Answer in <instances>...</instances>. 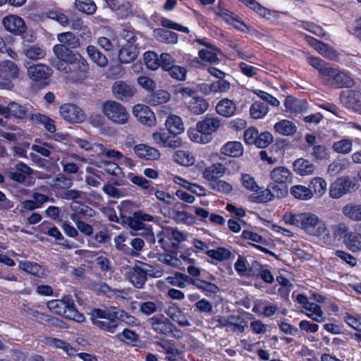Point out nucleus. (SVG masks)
Instances as JSON below:
<instances>
[{"label": "nucleus", "mask_w": 361, "mask_h": 361, "mask_svg": "<svg viewBox=\"0 0 361 361\" xmlns=\"http://www.w3.org/2000/svg\"><path fill=\"white\" fill-rule=\"evenodd\" d=\"M58 40L61 44L53 47L54 53L58 59L55 65L56 69L70 74V78L74 82L84 80L89 65L80 54H75L71 50L80 46L78 37L68 32L59 34Z\"/></svg>", "instance_id": "nucleus-1"}, {"label": "nucleus", "mask_w": 361, "mask_h": 361, "mask_svg": "<svg viewBox=\"0 0 361 361\" xmlns=\"http://www.w3.org/2000/svg\"><path fill=\"white\" fill-rule=\"evenodd\" d=\"M306 61L309 65L317 70L322 84L334 89L350 88L355 80L349 72L332 67L329 63L319 57L309 56Z\"/></svg>", "instance_id": "nucleus-2"}, {"label": "nucleus", "mask_w": 361, "mask_h": 361, "mask_svg": "<svg viewBox=\"0 0 361 361\" xmlns=\"http://www.w3.org/2000/svg\"><path fill=\"white\" fill-rule=\"evenodd\" d=\"M286 222L301 228L305 233L313 236L323 235L326 227L317 215L311 212L286 214Z\"/></svg>", "instance_id": "nucleus-3"}, {"label": "nucleus", "mask_w": 361, "mask_h": 361, "mask_svg": "<svg viewBox=\"0 0 361 361\" xmlns=\"http://www.w3.org/2000/svg\"><path fill=\"white\" fill-rule=\"evenodd\" d=\"M121 224L127 226L134 231L142 230L141 235L147 243L154 244L156 237L150 225L145 224V221H152L154 219L153 216L145 213L142 210H137L133 213V216H126L121 213Z\"/></svg>", "instance_id": "nucleus-4"}, {"label": "nucleus", "mask_w": 361, "mask_h": 361, "mask_svg": "<svg viewBox=\"0 0 361 361\" xmlns=\"http://www.w3.org/2000/svg\"><path fill=\"white\" fill-rule=\"evenodd\" d=\"M47 307L53 314H58L66 319L78 323L85 322V317L80 312L70 295H64L61 300H51L47 302Z\"/></svg>", "instance_id": "nucleus-5"}, {"label": "nucleus", "mask_w": 361, "mask_h": 361, "mask_svg": "<svg viewBox=\"0 0 361 361\" xmlns=\"http://www.w3.org/2000/svg\"><path fill=\"white\" fill-rule=\"evenodd\" d=\"M90 320L94 326L99 330L114 333L118 327L117 307L114 306L91 310Z\"/></svg>", "instance_id": "nucleus-6"}, {"label": "nucleus", "mask_w": 361, "mask_h": 361, "mask_svg": "<svg viewBox=\"0 0 361 361\" xmlns=\"http://www.w3.org/2000/svg\"><path fill=\"white\" fill-rule=\"evenodd\" d=\"M186 238L184 233L169 226L163 227L157 233L158 243L166 252L171 251V248H177Z\"/></svg>", "instance_id": "nucleus-7"}, {"label": "nucleus", "mask_w": 361, "mask_h": 361, "mask_svg": "<svg viewBox=\"0 0 361 361\" xmlns=\"http://www.w3.org/2000/svg\"><path fill=\"white\" fill-rule=\"evenodd\" d=\"M241 183L243 186L252 191L253 193L249 196V200L255 203L266 202L271 200L269 197L271 195V190L267 185V188L264 190L263 188H260L256 183L255 179L251 175L248 173H243L241 176Z\"/></svg>", "instance_id": "nucleus-8"}, {"label": "nucleus", "mask_w": 361, "mask_h": 361, "mask_svg": "<svg viewBox=\"0 0 361 361\" xmlns=\"http://www.w3.org/2000/svg\"><path fill=\"white\" fill-rule=\"evenodd\" d=\"M102 109L105 116L115 123L124 124L128 121L129 114L126 109L116 101L103 102Z\"/></svg>", "instance_id": "nucleus-9"}, {"label": "nucleus", "mask_w": 361, "mask_h": 361, "mask_svg": "<svg viewBox=\"0 0 361 361\" xmlns=\"http://www.w3.org/2000/svg\"><path fill=\"white\" fill-rule=\"evenodd\" d=\"M357 189V183L355 179L349 176L338 177L329 187V196L333 199H339L343 195L352 193Z\"/></svg>", "instance_id": "nucleus-10"}, {"label": "nucleus", "mask_w": 361, "mask_h": 361, "mask_svg": "<svg viewBox=\"0 0 361 361\" xmlns=\"http://www.w3.org/2000/svg\"><path fill=\"white\" fill-rule=\"evenodd\" d=\"M341 104L348 111L361 115V85L343 90L339 95Z\"/></svg>", "instance_id": "nucleus-11"}, {"label": "nucleus", "mask_w": 361, "mask_h": 361, "mask_svg": "<svg viewBox=\"0 0 361 361\" xmlns=\"http://www.w3.org/2000/svg\"><path fill=\"white\" fill-rule=\"evenodd\" d=\"M52 73L51 68L42 63L32 65L27 69L30 78L39 88H42L49 84V78Z\"/></svg>", "instance_id": "nucleus-12"}, {"label": "nucleus", "mask_w": 361, "mask_h": 361, "mask_svg": "<svg viewBox=\"0 0 361 361\" xmlns=\"http://www.w3.org/2000/svg\"><path fill=\"white\" fill-rule=\"evenodd\" d=\"M147 323L151 329L159 334L164 336H173L178 331L176 326L164 314L154 315L147 319Z\"/></svg>", "instance_id": "nucleus-13"}, {"label": "nucleus", "mask_w": 361, "mask_h": 361, "mask_svg": "<svg viewBox=\"0 0 361 361\" xmlns=\"http://www.w3.org/2000/svg\"><path fill=\"white\" fill-rule=\"evenodd\" d=\"M2 25L4 29L15 36H20L25 38L24 34L27 30V25L23 18L18 15L9 14L2 19Z\"/></svg>", "instance_id": "nucleus-14"}, {"label": "nucleus", "mask_w": 361, "mask_h": 361, "mask_svg": "<svg viewBox=\"0 0 361 361\" xmlns=\"http://www.w3.org/2000/svg\"><path fill=\"white\" fill-rule=\"evenodd\" d=\"M221 119L212 114H207L203 118L197 123L198 129H201L202 134L204 135L205 141L209 142L213 139V133H216L221 127Z\"/></svg>", "instance_id": "nucleus-15"}, {"label": "nucleus", "mask_w": 361, "mask_h": 361, "mask_svg": "<svg viewBox=\"0 0 361 361\" xmlns=\"http://www.w3.org/2000/svg\"><path fill=\"white\" fill-rule=\"evenodd\" d=\"M111 90L114 97L123 102L130 101L136 93V88L134 85L123 80L115 81Z\"/></svg>", "instance_id": "nucleus-16"}, {"label": "nucleus", "mask_w": 361, "mask_h": 361, "mask_svg": "<svg viewBox=\"0 0 361 361\" xmlns=\"http://www.w3.org/2000/svg\"><path fill=\"white\" fill-rule=\"evenodd\" d=\"M59 111L61 117L69 123H81L85 118L82 109L73 104L61 105Z\"/></svg>", "instance_id": "nucleus-17"}, {"label": "nucleus", "mask_w": 361, "mask_h": 361, "mask_svg": "<svg viewBox=\"0 0 361 361\" xmlns=\"http://www.w3.org/2000/svg\"><path fill=\"white\" fill-rule=\"evenodd\" d=\"M157 344L162 348L168 361H186L184 352L176 347L174 341L164 340Z\"/></svg>", "instance_id": "nucleus-18"}, {"label": "nucleus", "mask_w": 361, "mask_h": 361, "mask_svg": "<svg viewBox=\"0 0 361 361\" xmlns=\"http://www.w3.org/2000/svg\"><path fill=\"white\" fill-rule=\"evenodd\" d=\"M178 135L170 134L169 131H160L154 133L152 138L160 146L176 148L181 145V140L177 137Z\"/></svg>", "instance_id": "nucleus-19"}, {"label": "nucleus", "mask_w": 361, "mask_h": 361, "mask_svg": "<svg viewBox=\"0 0 361 361\" xmlns=\"http://www.w3.org/2000/svg\"><path fill=\"white\" fill-rule=\"evenodd\" d=\"M133 114L137 120L147 126H152L156 123L154 113L150 108L145 104H137L133 106Z\"/></svg>", "instance_id": "nucleus-20"}, {"label": "nucleus", "mask_w": 361, "mask_h": 361, "mask_svg": "<svg viewBox=\"0 0 361 361\" xmlns=\"http://www.w3.org/2000/svg\"><path fill=\"white\" fill-rule=\"evenodd\" d=\"M164 312L180 326H188L190 325L187 316L177 303L170 302L167 307L165 308Z\"/></svg>", "instance_id": "nucleus-21"}, {"label": "nucleus", "mask_w": 361, "mask_h": 361, "mask_svg": "<svg viewBox=\"0 0 361 361\" xmlns=\"http://www.w3.org/2000/svg\"><path fill=\"white\" fill-rule=\"evenodd\" d=\"M341 234H344V243L346 247L353 252L361 251V233L348 231L346 227L340 228Z\"/></svg>", "instance_id": "nucleus-22"}, {"label": "nucleus", "mask_w": 361, "mask_h": 361, "mask_svg": "<svg viewBox=\"0 0 361 361\" xmlns=\"http://www.w3.org/2000/svg\"><path fill=\"white\" fill-rule=\"evenodd\" d=\"M246 276L257 279H262L266 283H271V271L264 269V267L256 260H253L251 264H248Z\"/></svg>", "instance_id": "nucleus-23"}, {"label": "nucleus", "mask_w": 361, "mask_h": 361, "mask_svg": "<svg viewBox=\"0 0 361 361\" xmlns=\"http://www.w3.org/2000/svg\"><path fill=\"white\" fill-rule=\"evenodd\" d=\"M284 105L286 111L297 116L299 114L305 113L308 109V103L305 99H300L293 96H287L284 99Z\"/></svg>", "instance_id": "nucleus-24"}, {"label": "nucleus", "mask_w": 361, "mask_h": 361, "mask_svg": "<svg viewBox=\"0 0 361 361\" xmlns=\"http://www.w3.org/2000/svg\"><path fill=\"white\" fill-rule=\"evenodd\" d=\"M191 285L209 298L215 295L219 291V287L216 284L202 278L192 279Z\"/></svg>", "instance_id": "nucleus-25"}, {"label": "nucleus", "mask_w": 361, "mask_h": 361, "mask_svg": "<svg viewBox=\"0 0 361 361\" xmlns=\"http://www.w3.org/2000/svg\"><path fill=\"white\" fill-rule=\"evenodd\" d=\"M236 104L231 99L224 98L219 100L216 106V113L225 118H229L235 114Z\"/></svg>", "instance_id": "nucleus-26"}, {"label": "nucleus", "mask_w": 361, "mask_h": 361, "mask_svg": "<svg viewBox=\"0 0 361 361\" xmlns=\"http://www.w3.org/2000/svg\"><path fill=\"white\" fill-rule=\"evenodd\" d=\"M18 76V68L13 61H0V78L6 81H10L17 78Z\"/></svg>", "instance_id": "nucleus-27"}, {"label": "nucleus", "mask_w": 361, "mask_h": 361, "mask_svg": "<svg viewBox=\"0 0 361 361\" xmlns=\"http://www.w3.org/2000/svg\"><path fill=\"white\" fill-rule=\"evenodd\" d=\"M208 102L202 97H192L186 103L187 109L195 115H200L207 111L209 108Z\"/></svg>", "instance_id": "nucleus-28"}, {"label": "nucleus", "mask_w": 361, "mask_h": 361, "mask_svg": "<svg viewBox=\"0 0 361 361\" xmlns=\"http://www.w3.org/2000/svg\"><path fill=\"white\" fill-rule=\"evenodd\" d=\"M171 98L170 93L164 90H155L149 92L145 97V101L151 106H157L166 103Z\"/></svg>", "instance_id": "nucleus-29"}, {"label": "nucleus", "mask_w": 361, "mask_h": 361, "mask_svg": "<svg viewBox=\"0 0 361 361\" xmlns=\"http://www.w3.org/2000/svg\"><path fill=\"white\" fill-rule=\"evenodd\" d=\"M293 170L299 176H309L314 173L315 166L309 159L298 158L293 164Z\"/></svg>", "instance_id": "nucleus-30"}, {"label": "nucleus", "mask_w": 361, "mask_h": 361, "mask_svg": "<svg viewBox=\"0 0 361 361\" xmlns=\"http://www.w3.org/2000/svg\"><path fill=\"white\" fill-rule=\"evenodd\" d=\"M137 56V47L130 44H125L119 49L118 59L121 63H129Z\"/></svg>", "instance_id": "nucleus-31"}, {"label": "nucleus", "mask_w": 361, "mask_h": 361, "mask_svg": "<svg viewBox=\"0 0 361 361\" xmlns=\"http://www.w3.org/2000/svg\"><path fill=\"white\" fill-rule=\"evenodd\" d=\"M135 154L141 159L147 160L158 159L160 157L159 151L145 144H139L134 147Z\"/></svg>", "instance_id": "nucleus-32"}, {"label": "nucleus", "mask_w": 361, "mask_h": 361, "mask_svg": "<svg viewBox=\"0 0 361 361\" xmlns=\"http://www.w3.org/2000/svg\"><path fill=\"white\" fill-rule=\"evenodd\" d=\"M226 170V168L223 164L215 163L205 168L203 171V177L211 183L214 181V180L219 179L221 177L224 176Z\"/></svg>", "instance_id": "nucleus-33"}, {"label": "nucleus", "mask_w": 361, "mask_h": 361, "mask_svg": "<svg viewBox=\"0 0 361 361\" xmlns=\"http://www.w3.org/2000/svg\"><path fill=\"white\" fill-rule=\"evenodd\" d=\"M32 169L23 162H20L16 166V171L10 172L9 177L13 180L23 183L32 173Z\"/></svg>", "instance_id": "nucleus-34"}, {"label": "nucleus", "mask_w": 361, "mask_h": 361, "mask_svg": "<svg viewBox=\"0 0 361 361\" xmlns=\"http://www.w3.org/2000/svg\"><path fill=\"white\" fill-rule=\"evenodd\" d=\"M39 227L40 231L42 233L54 238L57 240L58 244L63 245L64 243L67 242V240L64 238L59 228L51 223L44 221L40 224Z\"/></svg>", "instance_id": "nucleus-35"}, {"label": "nucleus", "mask_w": 361, "mask_h": 361, "mask_svg": "<svg viewBox=\"0 0 361 361\" xmlns=\"http://www.w3.org/2000/svg\"><path fill=\"white\" fill-rule=\"evenodd\" d=\"M221 153L230 158L240 157L243 154V147L242 143L238 141L227 142L221 147Z\"/></svg>", "instance_id": "nucleus-36"}, {"label": "nucleus", "mask_w": 361, "mask_h": 361, "mask_svg": "<svg viewBox=\"0 0 361 361\" xmlns=\"http://www.w3.org/2000/svg\"><path fill=\"white\" fill-rule=\"evenodd\" d=\"M147 270L135 264L130 275V281L137 288H142L147 281Z\"/></svg>", "instance_id": "nucleus-37"}, {"label": "nucleus", "mask_w": 361, "mask_h": 361, "mask_svg": "<svg viewBox=\"0 0 361 361\" xmlns=\"http://www.w3.org/2000/svg\"><path fill=\"white\" fill-rule=\"evenodd\" d=\"M30 119L33 124H40L49 133L56 131L55 121L49 116L41 113L31 114Z\"/></svg>", "instance_id": "nucleus-38"}, {"label": "nucleus", "mask_w": 361, "mask_h": 361, "mask_svg": "<svg viewBox=\"0 0 361 361\" xmlns=\"http://www.w3.org/2000/svg\"><path fill=\"white\" fill-rule=\"evenodd\" d=\"M86 52L89 59L98 66L104 68L107 66L108 59L106 56L97 47L88 45L86 47Z\"/></svg>", "instance_id": "nucleus-39"}, {"label": "nucleus", "mask_w": 361, "mask_h": 361, "mask_svg": "<svg viewBox=\"0 0 361 361\" xmlns=\"http://www.w3.org/2000/svg\"><path fill=\"white\" fill-rule=\"evenodd\" d=\"M157 39L162 43L174 44L178 43V35L175 32L164 28H157L154 30Z\"/></svg>", "instance_id": "nucleus-40"}, {"label": "nucleus", "mask_w": 361, "mask_h": 361, "mask_svg": "<svg viewBox=\"0 0 361 361\" xmlns=\"http://www.w3.org/2000/svg\"><path fill=\"white\" fill-rule=\"evenodd\" d=\"M111 234L106 228L96 232L89 239V245L93 247H98V245L109 243L111 241Z\"/></svg>", "instance_id": "nucleus-41"}, {"label": "nucleus", "mask_w": 361, "mask_h": 361, "mask_svg": "<svg viewBox=\"0 0 361 361\" xmlns=\"http://www.w3.org/2000/svg\"><path fill=\"white\" fill-rule=\"evenodd\" d=\"M231 255L232 253L228 249L221 246L207 252V255L211 258L212 264L227 260L230 259Z\"/></svg>", "instance_id": "nucleus-42"}, {"label": "nucleus", "mask_w": 361, "mask_h": 361, "mask_svg": "<svg viewBox=\"0 0 361 361\" xmlns=\"http://www.w3.org/2000/svg\"><path fill=\"white\" fill-rule=\"evenodd\" d=\"M165 125L170 134H180L184 131V125L180 116L171 115L166 120Z\"/></svg>", "instance_id": "nucleus-43"}, {"label": "nucleus", "mask_w": 361, "mask_h": 361, "mask_svg": "<svg viewBox=\"0 0 361 361\" xmlns=\"http://www.w3.org/2000/svg\"><path fill=\"white\" fill-rule=\"evenodd\" d=\"M272 180L275 183L288 184L292 180V173L284 166L272 169Z\"/></svg>", "instance_id": "nucleus-44"}, {"label": "nucleus", "mask_w": 361, "mask_h": 361, "mask_svg": "<svg viewBox=\"0 0 361 361\" xmlns=\"http://www.w3.org/2000/svg\"><path fill=\"white\" fill-rule=\"evenodd\" d=\"M308 186L312 190L313 195L320 198L326 192L327 183L324 178L317 176L311 179Z\"/></svg>", "instance_id": "nucleus-45"}, {"label": "nucleus", "mask_w": 361, "mask_h": 361, "mask_svg": "<svg viewBox=\"0 0 361 361\" xmlns=\"http://www.w3.org/2000/svg\"><path fill=\"white\" fill-rule=\"evenodd\" d=\"M23 52L27 58L31 60L41 59L46 55V51L37 44H24Z\"/></svg>", "instance_id": "nucleus-46"}, {"label": "nucleus", "mask_w": 361, "mask_h": 361, "mask_svg": "<svg viewBox=\"0 0 361 361\" xmlns=\"http://www.w3.org/2000/svg\"><path fill=\"white\" fill-rule=\"evenodd\" d=\"M138 305L140 312L149 316L158 311H161L163 303L160 300H156L155 301L140 302Z\"/></svg>", "instance_id": "nucleus-47"}, {"label": "nucleus", "mask_w": 361, "mask_h": 361, "mask_svg": "<svg viewBox=\"0 0 361 361\" xmlns=\"http://www.w3.org/2000/svg\"><path fill=\"white\" fill-rule=\"evenodd\" d=\"M192 279L190 276L180 272H176L173 276H170L166 279L169 284L180 288L191 285Z\"/></svg>", "instance_id": "nucleus-48"}, {"label": "nucleus", "mask_w": 361, "mask_h": 361, "mask_svg": "<svg viewBox=\"0 0 361 361\" xmlns=\"http://www.w3.org/2000/svg\"><path fill=\"white\" fill-rule=\"evenodd\" d=\"M19 268L35 276L42 277L44 276V269L36 262L28 261L20 262Z\"/></svg>", "instance_id": "nucleus-49"}, {"label": "nucleus", "mask_w": 361, "mask_h": 361, "mask_svg": "<svg viewBox=\"0 0 361 361\" xmlns=\"http://www.w3.org/2000/svg\"><path fill=\"white\" fill-rule=\"evenodd\" d=\"M269 111V106L267 102L255 101L250 109V114L252 118L259 119L264 117Z\"/></svg>", "instance_id": "nucleus-50"}, {"label": "nucleus", "mask_w": 361, "mask_h": 361, "mask_svg": "<svg viewBox=\"0 0 361 361\" xmlns=\"http://www.w3.org/2000/svg\"><path fill=\"white\" fill-rule=\"evenodd\" d=\"M290 194L296 199L309 200L313 197V192L308 187L302 185H295L290 188Z\"/></svg>", "instance_id": "nucleus-51"}, {"label": "nucleus", "mask_w": 361, "mask_h": 361, "mask_svg": "<svg viewBox=\"0 0 361 361\" xmlns=\"http://www.w3.org/2000/svg\"><path fill=\"white\" fill-rule=\"evenodd\" d=\"M274 130L281 135H290L296 132L297 128L292 121L284 119L277 122L274 125Z\"/></svg>", "instance_id": "nucleus-52"}, {"label": "nucleus", "mask_w": 361, "mask_h": 361, "mask_svg": "<svg viewBox=\"0 0 361 361\" xmlns=\"http://www.w3.org/2000/svg\"><path fill=\"white\" fill-rule=\"evenodd\" d=\"M343 213L348 219L360 221H361V204L348 203L343 207Z\"/></svg>", "instance_id": "nucleus-53"}, {"label": "nucleus", "mask_w": 361, "mask_h": 361, "mask_svg": "<svg viewBox=\"0 0 361 361\" xmlns=\"http://www.w3.org/2000/svg\"><path fill=\"white\" fill-rule=\"evenodd\" d=\"M128 238L126 235L121 233L116 235L114 238V243L116 249L124 254L130 256H136L137 253L135 252L133 249H131L127 244L125 243L126 241L128 240Z\"/></svg>", "instance_id": "nucleus-54"}, {"label": "nucleus", "mask_w": 361, "mask_h": 361, "mask_svg": "<svg viewBox=\"0 0 361 361\" xmlns=\"http://www.w3.org/2000/svg\"><path fill=\"white\" fill-rule=\"evenodd\" d=\"M130 180L133 184L145 190V193L147 195H152L154 193V188L152 185V181L139 175H133L130 178Z\"/></svg>", "instance_id": "nucleus-55"}, {"label": "nucleus", "mask_w": 361, "mask_h": 361, "mask_svg": "<svg viewBox=\"0 0 361 361\" xmlns=\"http://www.w3.org/2000/svg\"><path fill=\"white\" fill-rule=\"evenodd\" d=\"M244 4L250 9L259 14L260 16L269 18L267 16L271 15V10L264 7L255 0H238Z\"/></svg>", "instance_id": "nucleus-56"}, {"label": "nucleus", "mask_w": 361, "mask_h": 361, "mask_svg": "<svg viewBox=\"0 0 361 361\" xmlns=\"http://www.w3.org/2000/svg\"><path fill=\"white\" fill-rule=\"evenodd\" d=\"M97 166L102 168L107 174L111 176L118 177L122 173L121 167L115 161L102 159L100 164Z\"/></svg>", "instance_id": "nucleus-57"}, {"label": "nucleus", "mask_w": 361, "mask_h": 361, "mask_svg": "<svg viewBox=\"0 0 361 361\" xmlns=\"http://www.w3.org/2000/svg\"><path fill=\"white\" fill-rule=\"evenodd\" d=\"M116 337L119 341L133 346L136 345L135 343L139 341V335L129 329H124L121 333L116 335Z\"/></svg>", "instance_id": "nucleus-58"}, {"label": "nucleus", "mask_w": 361, "mask_h": 361, "mask_svg": "<svg viewBox=\"0 0 361 361\" xmlns=\"http://www.w3.org/2000/svg\"><path fill=\"white\" fill-rule=\"evenodd\" d=\"M75 8L84 13L91 15L97 10V6L92 0H75Z\"/></svg>", "instance_id": "nucleus-59"}, {"label": "nucleus", "mask_w": 361, "mask_h": 361, "mask_svg": "<svg viewBox=\"0 0 361 361\" xmlns=\"http://www.w3.org/2000/svg\"><path fill=\"white\" fill-rule=\"evenodd\" d=\"M143 59L146 66L152 71H155L160 67V56L152 51H146L143 55Z\"/></svg>", "instance_id": "nucleus-60"}, {"label": "nucleus", "mask_w": 361, "mask_h": 361, "mask_svg": "<svg viewBox=\"0 0 361 361\" xmlns=\"http://www.w3.org/2000/svg\"><path fill=\"white\" fill-rule=\"evenodd\" d=\"M96 147L97 154L99 157L105 156L114 160H120L123 157L121 152L115 149H107L103 144H96Z\"/></svg>", "instance_id": "nucleus-61"}, {"label": "nucleus", "mask_w": 361, "mask_h": 361, "mask_svg": "<svg viewBox=\"0 0 361 361\" xmlns=\"http://www.w3.org/2000/svg\"><path fill=\"white\" fill-rule=\"evenodd\" d=\"M9 117L13 116L17 118H25L27 114V109L25 106L16 102H10L8 104Z\"/></svg>", "instance_id": "nucleus-62"}, {"label": "nucleus", "mask_w": 361, "mask_h": 361, "mask_svg": "<svg viewBox=\"0 0 361 361\" xmlns=\"http://www.w3.org/2000/svg\"><path fill=\"white\" fill-rule=\"evenodd\" d=\"M194 312L203 314L204 315H210L213 313L212 303L205 298H202L197 301L194 305Z\"/></svg>", "instance_id": "nucleus-63"}, {"label": "nucleus", "mask_w": 361, "mask_h": 361, "mask_svg": "<svg viewBox=\"0 0 361 361\" xmlns=\"http://www.w3.org/2000/svg\"><path fill=\"white\" fill-rule=\"evenodd\" d=\"M209 187L214 191L223 194H228L233 190V186L229 183L221 179L214 180L209 183Z\"/></svg>", "instance_id": "nucleus-64"}]
</instances>
